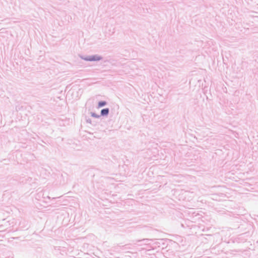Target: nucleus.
I'll list each match as a JSON object with an SVG mask.
<instances>
[{
	"mask_svg": "<svg viewBox=\"0 0 258 258\" xmlns=\"http://www.w3.org/2000/svg\"><path fill=\"white\" fill-rule=\"evenodd\" d=\"M108 112H109V110L107 108H106V109H103L101 110V114L102 115H107L108 114Z\"/></svg>",
	"mask_w": 258,
	"mask_h": 258,
	"instance_id": "nucleus-2",
	"label": "nucleus"
},
{
	"mask_svg": "<svg viewBox=\"0 0 258 258\" xmlns=\"http://www.w3.org/2000/svg\"><path fill=\"white\" fill-rule=\"evenodd\" d=\"M105 104H106V102H105L102 101V102H99L98 105H99V107H102V106H104Z\"/></svg>",
	"mask_w": 258,
	"mask_h": 258,
	"instance_id": "nucleus-3",
	"label": "nucleus"
},
{
	"mask_svg": "<svg viewBox=\"0 0 258 258\" xmlns=\"http://www.w3.org/2000/svg\"><path fill=\"white\" fill-rule=\"evenodd\" d=\"M101 57L98 55H94L89 57L88 58H87L86 59L89 61H97L101 59Z\"/></svg>",
	"mask_w": 258,
	"mask_h": 258,
	"instance_id": "nucleus-1",
	"label": "nucleus"
}]
</instances>
